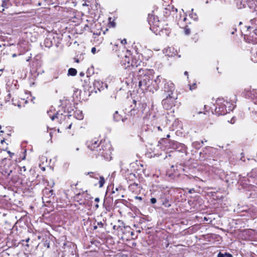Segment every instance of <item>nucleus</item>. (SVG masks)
Segmentation results:
<instances>
[{
    "label": "nucleus",
    "instance_id": "f257e3e1",
    "mask_svg": "<svg viewBox=\"0 0 257 257\" xmlns=\"http://www.w3.org/2000/svg\"><path fill=\"white\" fill-rule=\"evenodd\" d=\"M216 105L214 112L218 116L224 115L233 109L232 104L223 99L218 98L216 101Z\"/></svg>",
    "mask_w": 257,
    "mask_h": 257
},
{
    "label": "nucleus",
    "instance_id": "f03ea898",
    "mask_svg": "<svg viewBox=\"0 0 257 257\" xmlns=\"http://www.w3.org/2000/svg\"><path fill=\"white\" fill-rule=\"evenodd\" d=\"M99 149L96 150L99 155L103 157L105 159L108 160L110 158L111 154V146L109 142H100L99 144Z\"/></svg>",
    "mask_w": 257,
    "mask_h": 257
},
{
    "label": "nucleus",
    "instance_id": "7ed1b4c3",
    "mask_svg": "<svg viewBox=\"0 0 257 257\" xmlns=\"http://www.w3.org/2000/svg\"><path fill=\"white\" fill-rule=\"evenodd\" d=\"M152 73L144 76L143 77H141L139 81V86L143 90H148L150 91L154 92V90L152 89L151 86V81L153 78Z\"/></svg>",
    "mask_w": 257,
    "mask_h": 257
},
{
    "label": "nucleus",
    "instance_id": "20e7f679",
    "mask_svg": "<svg viewBox=\"0 0 257 257\" xmlns=\"http://www.w3.org/2000/svg\"><path fill=\"white\" fill-rule=\"evenodd\" d=\"M148 21L150 25V29L154 33L160 31L162 30V28L160 27V22L157 16L153 14H149Z\"/></svg>",
    "mask_w": 257,
    "mask_h": 257
},
{
    "label": "nucleus",
    "instance_id": "39448f33",
    "mask_svg": "<svg viewBox=\"0 0 257 257\" xmlns=\"http://www.w3.org/2000/svg\"><path fill=\"white\" fill-rule=\"evenodd\" d=\"M165 96V98L162 101L163 107L166 110L171 109L175 105L176 100L177 98L176 96H174L173 94L170 95L167 94Z\"/></svg>",
    "mask_w": 257,
    "mask_h": 257
},
{
    "label": "nucleus",
    "instance_id": "423d86ee",
    "mask_svg": "<svg viewBox=\"0 0 257 257\" xmlns=\"http://www.w3.org/2000/svg\"><path fill=\"white\" fill-rule=\"evenodd\" d=\"M162 84H163L161 89L164 92V96L167 94L173 95L175 90L174 84L170 81H167L166 80H163Z\"/></svg>",
    "mask_w": 257,
    "mask_h": 257
},
{
    "label": "nucleus",
    "instance_id": "0eeeda50",
    "mask_svg": "<svg viewBox=\"0 0 257 257\" xmlns=\"http://www.w3.org/2000/svg\"><path fill=\"white\" fill-rule=\"evenodd\" d=\"M143 64L142 62L139 59L133 58L131 60L130 65H127L126 68H128L132 72L135 73L137 71L139 68L141 67Z\"/></svg>",
    "mask_w": 257,
    "mask_h": 257
},
{
    "label": "nucleus",
    "instance_id": "6e6552de",
    "mask_svg": "<svg viewBox=\"0 0 257 257\" xmlns=\"http://www.w3.org/2000/svg\"><path fill=\"white\" fill-rule=\"evenodd\" d=\"M170 146L172 149L176 150L178 152L182 153H186L187 152V147L184 144L179 143L178 142H171Z\"/></svg>",
    "mask_w": 257,
    "mask_h": 257
},
{
    "label": "nucleus",
    "instance_id": "1a4fd4ad",
    "mask_svg": "<svg viewBox=\"0 0 257 257\" xmlns=\"http://www.w3.org/2000/svg\"><path fill=\"white\" fill-rule=\"evenodd\" d=\"M159 201L161 203V205H163L166 208H169L171 206L172 201L169 196L165 194L161 195L159 199Z\"/></svg>",
    "mask_w": 257,
    "mask_h": 257
},
{
    "label": "nucleus",
    "instance_id": "9d476101",
    "mask_svg": "<svg viewBox=\"0 0 257 257\" xmlns=\"http://www.w3.org/2000/svg\"><path fill=\"white\" fill-rule=\"evenodd\" d=\"M137 73V76L138 77V80H140L141 77H143L144 76L152 73V70L143 69L141 67H140L135 73Z\"/></svg>",
    "mask_w": 257,
    "mask_h": 257
},
{
    "label": "nucleus",
    "instance_id": "9b49d317",
    "mask_svg": "<svg viewBox=\"0 0 257 257\" xmlns=\"http://www.w3.org/2000/svg\"><path fill=\"white\" fill-rule=\"evenodd\" d=\"M98 140L96 139L92 140L91 141L87 142L86 143L88 148L91 151H95L99 149V145L97 144Z\"/></svg>",
    "mask_w": 257,
    "mask_h": 257
},
{
    "label": "nucleus",
    "instance_id": "f8f14e48",
    "mask_svg": "<svg viewBox=\"0 0 257 257\" xmlns=\"http://www.w3.org/2000/svg\"><path fill=\"white\" fill-rule=\"evenodd\" d=\"M251 25L246 26L247 30H252L254 33L257 36V18L250 20Z\"/></svg>",
    "mask_w": 257,
    "mask_h": 257
},
{
    "label": "nucleus",
    "instance_id": "ddd939ff",
    "mask_svg": "<svg viewBox=\"0 0 257 257\" xmlns=\"http://www.w3.org/2000/svg\"><path fill=\"white\" fill-rule=\"evenodd\" d=\"M246 96L251 99L254 103H257V90H252L246 92Z\"/></svg>",
    "mask_w": 257,
    "mask_h": 257
},
{
    "label": "nucleus",
    "instance_id": "4468645a",
    "mask_svg": "<svg viewBox=\"0 0 257 257\" xmlns=\"http://www.w3.org/2000/svg\"><path fill=\"white\" fill-rule=\"evenodd\" d=\"M137 101L133 100V105L130 106V110L128 111L127 115L128 116H133L136 115L138 112V108H136L137 106Z\"/></svg>",
    "mask_w": 257,
    "mask_h": 257
},
{
    "label": "nucleus",
    "instance_id": "2eb2a0df",
    "mask_svg": "<svg viewBox=\"0 0 257 257\" xmlns=\"http://www.w3.org/2000/svg\"><path fill=\"white\" fill-rule=\"evenodd\" d=\"M163 80L165 79H163L162 77H161L160 76H158L157 78L154 80V82L156 84V85L155 86V91L161 88V87L163 85L162 84Z\"/></svg>",
    "mask_w": 257,
    "mask_h": 257
},
{
    "label": "nucleus",
    "instance_id": "dca6fc26",
    "mask_svg": "<svg viewBox=\"0 0 257 257\" xmlns=\"http://www.w3.org/2000/svg\"><path fill=\"white\" fill-rule=\"evenodd\" d=\"M113 120L115 122L119 121L121 120L122 122H124L127 120V117H123L120 114H119L118 111H115L113 115Z\"/></svg>",
    "mask_w": 257,
    "mask_h": 257
},
{
    "label": "nucleus",
    "instance_id": "f3484780",
    "mask_svg": "<svg viewBox=\"0 0 257 257\" xmlns=\"http://www.w3.org/2000/svg\"><path fill=\"white\" fill-rule=\"evenodd\" d=\"M54 38H52L51 37H47L44 41V44L46 47L50 48L53 45V39Z\"/></svg>",
    "mask_w": 257,
    "mask_h": 257
},
{
    "label": "nucleus",
    "instance_id": "a211bd4d",
    "mask_svg": "<svg viewBox=\"0 0 257 257\" xmlns=\"http://www.w3.org/2000/svg\"><path fill=\"white\" fill-rule=\"evenodd\" d=\"M126 180L128 184L130 183H133L136 182L137 180V177L135 174L130 173L127 175V177H126Z\"/></svg>",
    "mask_w": 257,
    "mask_h": 257
},
{
    "label": "nucleus",
    "instance_id": "6ab92c4d",
    "mask_svg": "<svg viewBox=\"0 0 257 257\" xmlns=\"http://www.w3.org/2000/svg\"><path fill=\"white\" fill-rule=\"evenodd\" d=\"M174 48L169 47L166 50V55L169 56V57H173L176 55L177 53V51L175 52H172V50H174Z\"/></svg>",
    "mask_w": 257,
    "mask_h": 257
},
{
    "label": "nucleus",
    "instance_id": "aec40b11",
    "mask_svg": "<svg viewBox=\"0 0 257 257\" xmlns=\"http://www.w3.org/2000/svg\"><path fill=\"white\" fill-rule=\"evenodd\" d=\"M49 116L51 117V119L52 120H54L55 118H60L61 119L62 118L63 114L62 113H60L59 111H57L55 114L53 115L52 116H51V115L49 114Z\"/></svg>",
    "mask_w": 257,
    "mask_h": 257
},
{
    "label": "nucleus",
    "instance_id": "412c9836",
    "mask_svg": "<svg viewBox=\"0 0 257 257\" xmlns=\"http://www.w3.org/2000/svg\"><path fill=\"white\" fill-rule=\"evenodd\" d=\"M138 184L136 182L130 183L128 185V189L130 191H135L138 188Z\"/></svg>",
    "mask_w": 257,
    "mask_h": 257
},
{
    "label": "nucleus",
    "instance_id": "4be33fe9",
    "mask_svg": "<svg viewBox=\"0 0 257 257\" xmlns=\"http://www.w3.org/2000/svg\"><path fill=\"white\" fill-rule=\"evenodd\" d=\"M102 84V82H100V81L98 80H94L93 82V86L94 88H97L99 91H100V88L102 87L101 86Z\"/></svg>",
    "mask_w": 257,
    "mask_h": 257
},
{
    "label": "nucleus",
    "instance_id": "5701e85b",
    "mask_svg": "<svg viewBox=\"0 0 257 257\" xmlns=\"http://www.w3.org/2000/svg\"><path fill=\"white\" fill-rule=\"evenodd\" d=\"M202 144H203V141H202L201 142L196 141L192 143V146L196 149H199L202 146Z\"/></svg>",
    "mask_w": 257,
    "mask_h": 257
},
{
    "label": "nucleus",
    "instance_id": "b1692460",
    "mask_svg": "<svg viewBox=\"0 0 257 257\" xmlns=\"http://www.w3.org/2000/svg\"><path fill=\"white\" fill-rule=\"evenodd\" d=\"M77 70L76 69L73 68H69L68 71V75L75 76L77 74Z\"/></svg>",
    "mask_w": 257,
    "mask_h": 257
},
{
    "label": "nucleus",
    "instance_id": "393cba45",
    "mask_svg": "<svg viewBox=\"0 0 257 257\" xmlns=\"http://www.w3.org/2000/svg\"><path fill=\"white\" fill-rule=\"evenodd\" d=\"M211 149L210 147H205L202 152L200 153V156H201L202 155L203 157H205L204 156V155H206L207 154V152L209 151V150Z\"/></svg>",
    "mask_w": 257,
    "mask_h": 257
},
{
    "label": "nucleus",
    "instance_id": "a878e982",
    "mask_svg": "<svg viewBox=\"0 0 257 257\" xmlns=\"http://www.w3.org/2000/svg\"><path fill=\"white\" fill-rule=\"evenodd\" d=\"M9 168L10 166L9 165H5L4 166L3 168L2 169V174H3V175L5 176L6 177H7V174L6 173L5 174V172L7 173L8 172V170L9 169Z\"/></svg>",
    "mask_w": 257,
    "mask_h": 257
},
{
    "label": "nucleus",
    "instance_id": "bb28decb",
    "mask_svg": "<svg viewBox=\"0 0 257 257\" xmlns=\"http://www.w3.org/2000/svg\"><path fill=\"white\" fill-rule=\"evenodd\" d=\"M99 179H100V180L99 181V187L101 188L103 186V185L105 183V180L103 176H100Z\"/></svg>",
    "mask_w": 257,
    "mask_h": 257
},
{
    "label": "nucleus",
    "instance_id": "cd10ccee",
    "mask_svg": "<svg viewBox=\"0 0 257 257\" xmlns=\"http://www.w3.org/2000/svg\"><path fill=\"white\" fill-rule=\"evenodd\" d=\"M184 33L186 35H188L190 34V30L187 26L184 28Z\"/></svg>",
    "mask_w": 257,
    "mask_h": 257
},
{
    "label": "nucleus",
    "instance_id": "c85d7f7f",
    "mask_svg": "<svg viewBox=\"0 0 257 257\" xmlns=\"http://www.w3.org/2000/svg\"><path fill=\"white\" fill-rule=\"evenodd\" d=\"M193 9H192V13L190 14V16H191V17L192 18H193L194 20H197L198 18H197V15L196 14V13H193Z\"/></svg>",
    "mask_w": 257,
    "mask_h": 257
},
{
    "label": "nucleus",
    "instance_id": "c756f323",
    "mask_svg": "<svg viewBox=\"0 0 257 257\" xmlns=\"http://www.w3.org/2000/svg\"><path fill=\"white\" fill-rule=\"evenodd\" d=\"M196 87H197V84L196 83H194L192 85H189V88H190V90H194L196 88Z\"/></svg>",
    "mask_w": 257,
    "mask_h": 257
},
{
    "label": "nucleus",
    "instance_id": "7c9ffc66",
    "mask_svg": "<svg viewBox=\"0 0 257 257\" xmlns=\"http://www.w3.org/2000/svg\"><path fill=\"white\" fill-rule=\"evenodd\" d=\"M96 224H97V226L100 228H103V227H104V223L102 221L97 222Z\"/></svg>",
    "mask_w": 257,
    "mask_h": 257
},
{
    "label": "nucleus",
    "instance_id": "2f4dec72",
    "mask_svg": "<svg viewBox=\"0 0 257 257\" xmlns=\"http://www.w3.org/2000/svg\"><path fill=\"white\" fill-rule=\"evenodd\" d=\"M123 61L124 62V64H125L126 62H127V65L130 64L131 62L130 61L129 57L125 56L124 59L123 60Z\"/></svg>",
    "mask_w": 257,
    "mask_h": 257
},
{
    "label": "nucleus",
    "instance_id": "473e14b6",
    "mask_svg": "<svg viewBox=\"0 0 257 257\" xmlns=\"http://www.w3.org/2000/svg\"><path fill=\"white\" fill-rule=\"evenodd\" d=\"M76 117L78 119H83V115L82 112H80L79 113H78V115L76 116Z\"/></svg>",
    "mask_w": 257,
    "mask_h": 257
},
{
    "label": "nucleus",
    "instance_id": "72a5a7b5",
    "mask_svg": "<svg viewBox=\"0 0 257 257\" xmlns=\"http://www.w3.org/2000/svg\"><path fill=\"white\" fill-rule=\"evenodd\" d=\"M58 4L62 5L65 4L67 2V0H57Z\"/></svg>",
    "mask_w": 257,
    "mask_h": 257
},
{
    "label": "nucleus",
    "instance_id": "f704fd0d",
    "mask_svg": "<svg viewBox=\"0 0 257 257\" xmlns=\"http://www.w3.org/2000/svg\"><path fill=\"white\" fill-rule=\"evenodd\" d=\"M156 85V84L154 82V81L152 80V81H151V86H152V89L154 90V91H155V86Z\"/></svg>",
    "mask_w": 257,
    "mask_h": 257
},
{
    "label": "nucleus",
    "instance_id": "c9c22d12",
    "mask_svg": "<svg viewBox=\"0 0 257 257\" xmlns=\"http://www.w3.org/2000/svg\"><path fill=\"white\" fill-rule=\"evenodd\" d=\"M13 172V170L9 168V169L8 170V172L7 173V172H5V174L6 173L7 174V177L10 176V175Z\"/></svg>",
    "mask_w": 257,
    "mask_h": 257
},
{
    "label": "nucleus",
    "instance_id": "e433bc0d",
    "mask_svg": "<svg viewBox=\"0 0 257 257\" xmlns=\"http://www.w3.org/2000/svg\"><path fill=\"white\" fill-rule=\"evenodd\" d=\"M253 56L254 57V62H257V51L255 52V54H253ZM252 60L253 61V58H251Z\"/></svg>",
    "mask_w": 257,
    "mask_h": 257
},
{
    "label": "nucleus",
    "instance_id": "4c0bfd02",
    "mask_svg": "<svg viewBox=\"0 0 257 257\" xmlns=\"http://www.w3.org/2000/svg\"><path fill=\"white\" fill-rule=\"evenodd\" d=\"M217 257H225L224 253L219 252L217 254Z\"/></svg>",
    "mask_w": 257,
    "mask_h": 257
},
{
    "label": "nucleus",
    "instance_id": "58836bf2",
    "mask_svg": "<svg viewBox=\"0 0 257 257\" xmlns=\"http://www.w3.org/2000/svg\"><path fill=\"white\" fill-rule=\"evenodd\" d=\"M157 202V200L155 198H152L151 199V202L152 204H155Z\"/></svg>",
    "mask_w": 257,
    "mask_h": 257
},
{
    "label": "nucleus",
    "instance_id": "ea45409f",
    "mask_svg": "<svg viewBox=\"0 0 257 257\" xmlns=\"http://www.w3.org/2000/svg\"><path fill=\"white\" fill-rule=\"evenodd\" d=\"M224 255L225 257H233L232 255L228 252H225Z\"/></svg>",
    "mask_w": 257,
    "mask_h": 257
},
{
    "label": "nucleus",
    "instance_id": "a19ab883",
    "mask_svg": "<svg viewBox=\"0 0 257 257\" xmlns=\"http://www.w3.org/2000/svg\"><path fill=\"white\" fill-rule=\"evenodd\" d=\"M7 152L9 154L10 157L12 158L13 157V156L14 155V153H12L10 151H8Z\"/></svg>",
    "mask_w": 257,
    "mask_h": 257
},
{
    "label": "nucleus",
    "instance_id": "79ce46f5",
    "mask_svg": "<svg viewBox=\"0 0 257 257\" xmlns=\"http://www.w3.org/2000/svg\"><path fill=\"white\" fill-rule=\"evenodd\" d=\"M135 199L136 200H138L139 201H141L142 200V198L141 197H139V196H137L135 197Z\"/></svg>",
    "mask_w": 257,
    "mask_h": 257
},
{
    "label": "nucleus",
    "instance_id": "37998d69",
    "mask_svg": "<svg viewBox=\"0 0 257 257\" xmlns=\"http://www.w3.org/2000/svg\"><path fill=\"white\" fill-rule=\"evenodd\" d=\"M96 48L95 47H93V48H92L91 51L93 54H94L96 52Z\"/></svg>",
    "mask_w": 257,
    "mask_h": 257
},
{
    "label": "nucleus",
    "instance_id": "c03bdc74",
    "mask_svg": "<svg viewBox=\"0 0 257 257\" xmlns=\"http://www.w3.org/2000/svg\"><path fill=\"white\" fill-rule=\"evenodd\" d=\"M98 226L96 224V222L93 223V230H95L97 228Z\"/></svg>",
    "mask_w": 257,
    "mask_h": 257
},
{
    "label": "nucleus",
    "instance_id": "a18cd8bd",
    "mask_svg": "<svg viewBox=\"0 0 257 257\" xmlns=\"http://www.w3.org/2000/svg\"><path fill=\"white\" fill-rule=\"evenodd\" d=\"M121 43L122 44H125L126 43V40L125 39H123L121 41Z\"/></svg>",
    "mask_w": 257,
    "mask_h": 257
},
{
    "label": "nucleus",
    "instance_id": "49530a36",
    "mask_svg": "<svg viewBox=\"0 0 257 257\" xmlns=\"http://www.w3.org/2000/svg\"><path fill=\"white\" fill-rule=\"evenodd\" d=\"M54 191L53 190H49V193L51 194V196L53 195Z\"/></svg>",
    "mask_w": 257,
    "mask_h": 257
},
{
    "label": "nucleus",
    "instance_id": "de8ad7c7",
    "mask_svg": "<svg viewBox=\"0 0 257 257\" xmlns=\"http://www.w3.org/2000/svg\"><path fill=\"white\" fill-rule=\"evenodd\" d=\"M95 201L97 202H99V198L98 197L95 198Z\"/></svg>",
    "mask_w": 257,
    "mask_h": 257
},
{
    "label": "nucleus",
    "instance_id": "09e8293b",
    "mask_svg": "<svg viewBox=\"0 0 257 257\" xmlns=\"http://www.w3.org/2000/svg\"><path fill=\"white\" fill-rule=\"evenodd\" d=\"M22 168H21L20 171H22ZM23 169L24 171H26V167L25 166L23 167Z\"/></svg>",
    "mask_w": 257,
    "mask_h": 257
},
{
    "label": "nucleus",
    "instance_id": "8fccbe9b",
    "mask_svg": "<svg viewBox=\"0 0 257 257\" xmlns=\"http://www.w3.org/2000/svg\"><path fill=\"white\" fill-rule=\"evenodd\" d=\"M93 174V173L92 172H88V173H87V174L90 175V177H94L92 175H91V174Z\"/></svg>",
    "mask_w": 257,
    "mask_h": 257
},
{
    "label": "nucleus",
    "instance_id": "3c124183",
    "mask_svg": "<svg viewBox=\"0 0 257 257\" xmlns=\"http://www.w3.org/2000/svg\"><path fill=\"white\" fill-rule=\"evenodd\" d=\"M80 76H83L84 75V73L82 72H81L79 74Z\"/></svg>",
    "mask_w": 257,
    "mask_h": 257
},
{
    "label": "nucleus",
    "instance_id": "603ef678",
    "mask_svg": "<svg viewBox=\"0 0 257 257\" xmlns=\"http://www.w3.org/2000/svg\"><path fill=\"white\" fill-rule=\"evenodd\" d=\"M184 75L188 77V73L187 71H185Z\"/></svg>",
    "mask_w": 257,
    "mask_h": 257
},
{
    "label": "nucleus",
    "instance_id": "864d4df0",
    "mask_svg": "<svg viewBox=\"0 0 257 257\" xmlns=\"http://www.w3.org/2000/svg\"><path fill=\"white\" fill-rule=\"evenodd\" d=\"M88 5L86 3V2H85L84 3L82 4V6H87Z\"/></svg>",
    "mask_w": 257,
    "mask_h": 257
},
{
    "label": "nucleus",
    "instance_id": "5fc2aeb1",
    "mask_svg": "<svg viewBox=\"0 0 257 257\" xmlns=\"http://www.w3.org/2000/svg\"><path fill=\"white\" fill-rule=\"evenodd\" d=\"M234 30V31H232V32H231V34L232 35L234 34V32H235L236 31V28H235Z\"/></svg>",
    "mask_w": 257,
    "mask_h": 257
},
{
    "label": "nucleus",
    "instance_id": "6e6d98bb",
    "mask_svg": "<svg viewBox=\"0 0 257 257\" xmlns=\"http://www.w3.org/2000/svg\"><path fill=\"white\" fill-rule=\"evenodd\" d=\"M119 189H120V190L121 189V188H120V187H119V188H115V191H118Z\"/></svg>",
    "mask_w": 257,
    "mask_h": 257
},
{
    "label": "nucleus",
    "instance_id": "4d7b16f0",
    "mask_svg": "<svg viewBox=\"0 0 257 257\" xmlns=\"http://www.w3.org/2000/svg\"><path fill=\"white\" fill-rule=\"evenodd\" d=\"M257 216V214L256 212H254V215L253 216H252L253 217H255L256 216Z\"/></svg>",
    "mask_w": 257,
    "mask_h": 257
},
{
    "label": "nucleus",
    "instance_id": "13d9d810",
    "mask_svg": "<svg viewBox=\"0 0 257 257\" xmlns=\"http://www.w3.org/2000/svg\"><path fill=\"white\" fill-rule=\"evenodd\" d=\"M71 125H72V123L70 124L68 127H67V128L68 129H70L71 127Z\"/></svg>",
    "mask_w": 257,
    "mask_h": 257
},
{
    "label": "nucleus",
    "instance_id": "bf43d9fd",
    "mask_svg": "<svg viewBox=\"0 0 257 257\" xmlns=\"http://www.w3.org/2000/svg\"><path fill=\"white\" fill-rule=\"evenodd\" d=\"M5 2H3V3L2 4V6L4 7H6V5L5 4Z\"/></svg>",
    "mask_w": 257,
    "mask_h": 257
},
{
    "label": "nucleus",
    "instance_id": "052dcab7",
    "mask_svg": "<svg viewBox=\"0 0 257 257\" xmlns=\"http://www.w3.org/2000/svg\"><path fill=\"white\" fill-rule=\"evenodd\" d=\"M30 240V238H28L27 239H26V242H28Z\"/></svg>",
    "mask_w": 257,
    "mask_h": 257
},
{
    "label": "nucleus",
    "instance_id": "680f3d73",
    "mask_svg": "<svg viewBox=\"0 0 257 257\" xmlns=\"http://www.w3.org/2000/svg\"><path fill=\"white\" fill-rule=\"evenodd\" d=\"M45 246H47V247L48 248H49V243H48L47 244H45Z\"/></svg>",
    "mask_w": 257,
    "mask_h": 257
},
{
    "label": "nucleus",
    "instance_id": "e2e57ef3",
    "mask_svg": "<svg viewBox=\"0 0 257 257\" xmlns=\"http://www.w3.org/2000/svg\"><path fill=\"white\" fill-rule=\"evenodd\" d=\"M45 246H47V247L48 248H49V243H48L47 244H45Z\"/></svg>",
    "mask_w": 257,
    "mask_h": 257
},
{
    "label": "nucleus",
    "instance_id": "0e129e2a",
    "mask_svg": "<svg viewBox=\"0 0 257 257\" xmlns=\"http://www.w3.org/2000/svg\"><path fill=\"white\" fill-rule=\"evenodd\" d=\"M95 206L96 208H98L99 207L98 204H96Z\"/></svg>",
    "mask_w": 257,
    "mask_h": 257
},
{
    "label": "nucleus",
    "instance_id": "69168bd1",
    "mask_svg": "<svg viewBox=\"0 0 257 257\" xmlns=\"http://www.w3.org/2000/svg\"><path fill=\"white\" fill-rule=\"evenodd\" d=\"M7 96H8V98H10L11 97V94L10 93L8 94Z\"/></svg>",
    "mask_w": 257,
    "mask_h": 257
},
{
    "label": "nucleus",
    "instance_id": "338daca9",
    "mask_svg": "<svg viewBox=\"0 0 257 257\" xmlns=\"http://www.w3.org/2000/svg\"><path fill=\"white\" fill-rule=\"evenodd\" d=\"M4 142H5V139H3V140L1 141V144H3Z\"/></svg>",
    "mask_w": 257,
    "mask_h": 257
},
{
    "label": "nucleus",
    "instance_id": "774afa93",
    "mask_svg": "<svg viewBox=\"0 0 257 257\" xmlns=\"http://www.w3.org/2000/svg\"><path fill=\"white\" fill-rule=\"evenodd\" d=\"M16 56L17 55L16 54H14L12 56H13V57H16Z\"/></svg>",
    "mask_w": 257,
    "mask_h": 257
}]
</instances>
